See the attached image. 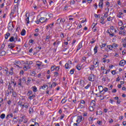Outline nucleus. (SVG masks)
Returning <instances> with one entry per match:
<instances>
[{"mask_svg":"<svg viewBox=\"0 0 126 126\" xmlns=\"http://www.w3.org/2000/svg\"><path fill=\"white\" fill-rule=\"evenodd\" d=\"M106 5L107 7H109V6H110V2H109V1H106Z\"/></svg>","mask_w":126,"mask_h":126,"instance_id":"nucleus-50","label":"nucleus"},{"mask_svg":"<svg viewBox=\"0 0 126 126\" xmlns=\"http://www.w3.org/2000/svg\"><path fill=\"white\" fill-rule=\"evenodd\" d=\"M119 26H122L123 25V21L120 20V22L118 23Z\"/></svg>","mask_w":126,"mask_h":126,"instance_id":"nucleus-41","label":"nucleus"},{"mask_svg":"<svg viewBox=\"0 0 126 126\" xmlns=\"http://www.w3.org/2000/svg\"><path fill=\"white\" fill-rule=\"evenodd\" d=\"M0 119H2V120H3L4 118H5V114H2L0 116Z\"/></svg>","mask_w":126,"mask_h":126,"instance_id":"nucleus-27","label":"nucleus"},{"mask_svg":"<svg viewBox=\"0 0 126 126\" xmlns=\"http://www.w3.org/2000/svg\"><path fill=\"white\" fill-rule=\"evenodd\" d=\"M81 34V30H79L77 32V35H80Z\"/></svg>","mask_w":126,"mask_h":126,"instance_id":"nucleus-62","label":"nucleus"},{"mask_svg":"<svg viewBox=\"0 0 126 126\" xmlns=\"http://www.w3.org/2000/svg\"><path fill=\"white\" fill-rule=\"evenodd\" d=\"M26 21L27 24H29V23H30V21H29V17H27V18H26Z\"/></svg>","mask_w":126,"mask_h":126,"instance_id":"nucleus-33","label":"nucleus"},{"mask_svg":"<svg viewBox=\"0 0 126 126\" xmlns=\"http://www.w3.org/2000/svg\"><path fill=\"white\" fill-rule=\"evenodd\" d=\"M120 35H124V36L126 35V32L125 31H120L119 32Z\"/></svg>","mask_w":126,"mask_h":126,"instance_id":"nucleus-23","label":"nucleus"},{"mask_svg":"<svg viewBox=\"0 0 126 126\" xmlns=\"http://www.w3.org/2000/svg\"><path fill=\"white\" fill-rule=\"evenodd\" d=\"M35 74L36 72H35V71H32V72H31V75H32V76H35Z\"/></svg>","mask_w":126,"mask_h":126,"instance_id":"nucleus-24","label":"nucleus"},{"mask_svg":"<svg viewBox=\"0 0 126 126\" xmlns=\"http://www.w3.org/2000/svg\"><path fill=\"white\" fill-rule=\"evenodd\" d=\"M81 121H82V116H78L77 118V120H76V122L78 123V124H79L81 123Z\"/></svg>","mask_w":126,"mask_h":126,"instance_id":"nucleus-10","label":"nucleus"},{"mask_svg":"<svg viewBox=\"0 0 126 126\" xmlns=\"http://www.w3.org/2000/svg\"><path fill=\"white\" fill-rule=\"evenodd\" d=\"M21 64V63H20V62L15 61V63L13 64V66H14V67H16V66H17V67H19V65H20Z\"/></svg>","mask_w":126,"mask_h":126,"instance_id":"nucleus-5","label":"nucleus"},{"mask_svg":"<svg viewBox=\"0 0 126 126\" xmlns=\"http://www.w3.org/2000/svg\"><path fill=\"white\" fill-rule=\"evenodd\" d=\"M50 39H51V36L47 35L45 38L46 42H50Z\"/></svg>","mask_w":126,"mask_h":126,"instance_id":"nucleus-16","label":"nucleus"},{"mask_svg":"<svg viewBox=\"0 0 126 126\" xmlns=\"http://www.w3.org/2000/svg\"><path fill=\"white\" fill-rule=\"evenodd\" d=\"M52 86H54V87H56V86H57V84L56 82H53Z\"/></svg>","mask_w":126,"mask_h":126,"instance_id":"nucleus-55","label":"nucleus"},{"mask_svg":"<svg viewBox=\"0 0 126 126\" xmlns=\"http://www.w3.org/2000/svg\"><path fill=\"white\" fill-rule=\"evenodd\" d=\"M93 63L95 65V67H97L99 65V62L94 61Z\"/></svg>","mask_w":126,"mask_h":126,"instance_id":"nucleus-20","label":"nucleus"},{"mask_svg":"<svg viewBox=\"0 0 126 126\" xmlns=\"http://www.w3.org/2000/svg\"><path fill=\"white\" fill-rule=\"evenodd\" d=\"M98 89L100 93H102L103 91H104V89L102 86H98Z\"/></svg>","mask_w":126,"mask_h":126,"instance_id":"nucleus-11","label":"nucleus"},{"mask_svg":"<svg viewBox=\"0 0 126 126\" xmlns=\"http://www.w3.org/2000/svg\"><path fill=\"white\" fill-rule=\"evenodd\" d=\"M96 102H95V100H92L91 102V106L93 107H95L96 106Z\"/></svg>","mask_w":126,"mask_h":126,"instance_id":"nucleus-13","label":"nucleus"},{"mask_svg":"<svg viewBox=\"0 0 126 126\" xmlns=\"http://www.w3.org/2000/svg\"><path fill=\"white\" fill-rule=\"evenodd\" d=\"M18 106H21V108L22 109H24V107L25 106V103H24V104H21V100H20L18 102Z\"/></svg>","mask_w":126,"mask_h":126,"instance_id":"nucleus-9","label":"nucleus"},{"mask_svg":"<svg viewBox=\"0 0 126 126\" xmlns=\"http://www.w3.org/2000/svg\"><path fill=\"white\" fill-rule=\"evenodd\" d=\"M8 47L9 49H11V50H12V49H13V48H14L15 46L12 43H10L8 45Z\"/></svg>","mask_w":126,"mask_h":126,"instance_id":"nucleus-12","label":"nucleus"},{"mask_svg":"<svg viewBox=\"0 0 126 126\" xmlns=\"http://www.w3.org/2000/svg\"><path fill=\"white\" fill-rule=\"evenodd\" d=\"M75 3V1L74 0H71L70 2V4H74Z\"/></svg>","mask_w":126,"mask_h":126,"instance_id":"nucleus-46","label":"nucleus"},{"mask_svg":"<svg viewBox=\"0 0 126 126\" xmlns=\"http://www.w3.org/2000/svg\"><path fill=\"white\" fill-rule=\"evenodd\" d=\"M10 83H9V85L8 86V90H11L12 89V87L10 85Z\"/></svg>","mask_w":126,"mask_h":126,"instance_id":"nucleus-32","label":"nucleus"},{"mask_svg":"<svg viewBox=\"0 0 126 126\" xmlns=\"http://www.w3.org/2000/svg\"><path fill=\"white\" fill-rule=\"evenodd\" d=\"M4 47H5V45H4V43H3L1 46L0 50L1 51L3 49H4Z\"/></svg>","mask_w":126,"mask_h":126,"instance_id":"nucleus-44","label":"nucleus"},{"mask_svg":"<svg viewBox=\"0 0 126 126\" xmlns=\"http://www.w3.org/2000/svg\"><path fill=\"white\" fill-rule=\"evenodd\" d=\"M54 76H55V77H57V76H59V73L58 72H55Z\"/></svg>","mask_w":126,"mask_h":126,"instance_id":"nucleus-47","label":"nucleus"},{"mask_svg":"<svg viewBox=\"0 0 126 126\" xmlns=\"http://www.w3.org/2000/svg\"><path fill=\"white\" fill-rule=\"evenodd\" d=\"M76 67L78 70H80V69H81V66L80 64L77 65Z\"/></svg>","mask_w":126,"mask_h":126,"instance_id":"nucleus-26","label":"nucleus"},{"mask_svg":"<svg viewBox=\"0 0 126 126\" xmlns=\"http://www.w3.org/2000/svg\"><path fill=\"white\" fill-rule=\"evenodd\" d=\"M34 126H39V124L38 123L35 122L34 123V125H33Z\"/></svg>","mask_w":126,"mask_h":126,"instance_id":"nucleus-63","label":"nucleus"},{"mask_svg":"<svg viewBox=\"0 0 126 126\" xmlns=\"http://www.w3.org/2000/svg\"><path fill=\"white\" fill-rule=\"evenodd\" d=\"M104 92H107L108 90V88H105L104 89H103Z\"/></svg>","mask_w":126,"mask_h":126,"instance_id":"nucleus-59","label":"nucleus"},{"mask_svg":"<svg viewBox=\"0 0 126 126\" xmlns=\"http://www.w3.org/2000/svg\"><path fill=\"white\" fill-rule=\"evenodd\" d=\"M54 23H53L52 24L48 25L49 27H50V28H53V27L54 26Z\"/></svg>","mask_w":126,"mask_h":126,"instance_id":"nucleus-51","label":"nucleus"},{"mask_svg":"<svg viewBox=\"0 0 126 126\" xmlns=\"http://www.w3.org/2000/svg\"><path fill=\"white\" fill-rule=\"evenodd\" d=\"M70 74H73L74 73V69H72L70 71Z\"/></svg>","mask_w":126,"mask_h":126,"instance_id":"nucleus-42","label":"nucleus"},{"mask_svg":"<svg viewBox=\"0 0 126 126\" xmlns=\"http://www.w3.org/2000/svg\"><path fill=\"white\" fill-rule=\"evenodd\" d=\"M85 105H83V104H82V103H80L79 104V108H81V109H82V108H84V106H85Z\"/></svg>","mask_w":126,"mask_h":126,"instance_id":"nucleus-31","label":"nucleus"},{"mask_svg":"<svg viewBox=\"0 0 126 126\" xmlns=\"http://www.w3.org/2000/svg\"><path fill=\"white\" fill-rule=\"evenodd\" d=\"M110 37H114V33H111L110 32L109 33Z\"/></svg>","mask_w":126,"mask_h":126,"instance_id":"nucleus-57","label":"nucleus"},{"mask_svg":"<svg viewBox=\"0 0 126 126\" xmlns=\"http://www.w3.org/2000/svg\"><path fill=\"white\" fill-rule=\"evenodd\" d=\"M94 54H97L98 52V47L95 46L94 48Z\"/></svg>","mask_w":126,"mask_h":126,"instance_id":"nucleus-21","label":"nucleus"},{"mask_svg":"<svg viewBox=\"0 0 126 126\" xmlns=\"http://www.w3.org/2000/svg\"><path fill=\"white\" fill-rule=\"evenodd\" d=\"M120 80H121V78H120V77H118L116 79V81L119 82L120 81Z\"/></svg>","mask_w":126,"mask_h":126,"instance_id":"nucleus-58","label":"nucleus"},{"mask_svg":"<svg viewBox=\"0 0 126 126\" xmlns=\"http://www.w3.org/2000/svg\"><path fill=\"white\" fill-rule=\"evenodd\" d=\"M32 94V91H29L27 93L28 96H30V95H31Z\"/></svg>","mask_w":126,"mask_h":126,"instance_id":"nucleus-39","label":"nucleus"},{"mask_svg":"<svg viewBox=\"0 0 126 126\" xmlns=\"http://www.w3.org/2000/svg\"><path fill=\"white\" fill-rule=\"evenodd\" d=\"M112 93H116L117 92V90L116 89H113L112 91Z\"/></svg>","mask_w":126,"mask_h":126,"instance_id":"nucleus-61","label":"nucleus"},{"mask_svg":"<svg viewBox=\"0 0 126 126\" xmlns=\"http://www.w3.org/2000/svg\"><path fill=\"white\" fill-rule=\"evenodd\" d=\"M81 61L82 63H84V62L86 61V57H83L82 59H81Z\"/></svg>","mask_w":126,"mask_h":126,"instance_id":"nucleus-25","label":"nucleus"},{"mask_svg":"<svg viewBox=\"0 0 126 126\" xmlns=\"http://www.w3.org/2000/svg\"><path fill=\"white\" fill-rule=\"evenodd\" d=\"M61 38H64V34H63V33H61Z\"/></svg>","mask_w":126,"mask_h":126,"instance_id":"nucleus-56","label":"nucleus"},{"mask_svg":"<svg viewBox=\"0 0 126 126\" xmlns=\"http://www.w3.org/2000/svg\"><path fill=\"white\" fill-rule=\"evenodd\" d=\"M81 48H82V42H80L78 45V47H77L76 52H77L78 51H79V50H80Z\"/></svg>","mask_w":126,"mask_h":126,"instance_id":"nucleus-8","label":"nucleus"},{"mask_svg":"<svg viewBox=\"0 0 126 126\" xmlns=\"http://www.w3.org/2000/svg\"><path fill=\"white\" fill-rule=\"evenodd\" d=\"M91 86V84H89L85 87V89H88Z\"/></svg>","mask_w":126,"mask_h":126,"instance_id":"nucleus-40","label":"nucleus"},{"mask_svg":"<svg viewBox=\"0 0 126 126\" xmlns=\"http://www.w3.org/2000/svg\"><path fill=\"white\" fill-rule=\"evenodd\" d=\"M34 113V109H33V108L30 107L29 109V114L31 115V114H33Z\"/></svg>","mask_w":126,"mask_h":126,"instance_id":"nucleus-15","label":"nucleus"},{"mask_svg":"<svg viewBox=\"0 0 126 126\" xmlns=\"http://www.w3.org/2000/svg\"><path fill=\"white\" fill-rule=\"evenodd\" d=\"M39 20L41 23H44V22H46V21L48 20V19H45L44 17H41L39 19Z\"/></svg>","mask_w":126,"mask_h":126,"instance_id":"nucleus-7","label":"nucleus"},{"mask_svg":"<svg viewBox=\"0 0 126 126\" xmlns=\"http://www.w3.org/2000/svg\"><path fill=\"white\" fill-rule=\"evenodd\" d=\"M9 73L11 75H12L13 74V68H12V67L11 68V71L9 72Z\"/></svg>","mask_w":126,"mask_h":126,"instance_id":"nucleus-34","label":"nucleus"},{"mask_svg":"<svg viewBox=\"0 0 126 126\" xmlns=\"http://www.w3.org/2000/svg\"><path fill=\"white\" fill-rule=\"evenodd\" d=\"M17 40H18L17 34H14V36L11 37L9 39L10 42H17Z\"/></svg>","mask_w":126,"mask_h":126,"instance_id":"nucleus-1","label":"nucleus"},{"mask_svg":"<svg viewBox=\"0 0 126 126\" xmlns=\"http://www.w3.org/2000/svg\"><path fill=\"white\" fill-rule=\"evenodd\" d=\"M104 17H105V18H107V17H108V12H106L105 13V14H104Z\"/></svg>","mask_w":126,"mask_h":126,"instance_id":"nucleus-53","label":"nucleus"},{"mask_svg":"<svg viewBox=\"0 0 126 126\" xmlns=\"http://www.w3.org/2000/svg\"><path fill=\"white\" fill-rule=\"evenodd\" d=\"M65 67L66 69H68V68H69V64H68V63H66L65 64Z\"/></svg>","mask_w":126,"mask_h":126,"instance_id":"nucleus-29","label":"nucleus"},{"mask_svg":"<svg viewBox=\"0 0 126 126\" xmlns=\"http://www.w3.org/2000/svg\"><path fill=\"white\" fill-rule=\"evenodd\" d=\"M12 95L13 97H15L17 96V94L16 92H12Z\"/></svg>","mask_w":126,"mask_h":126,"instance_id":"nucleus-30","label":"nucleus"},{"mask_svg":"<svg viewBox=\"0 0 126 126\" xmlns=\"http://www.w3.org/2000/svg\"><path fill=\"white\" fill-rule=\"evenodd\" d=\"M80 103L85 106V101H84V100H81Z\"/></svg>","mask_w":126,"mask_h":126,"instance_id":"nucleus-43","label":"nucleus"},{"mask_svg":"<svg viewBox=\"0 0 126 126\" xmlns=\"http://www.w3.org/2000/svg\"><path fill=\"white\" fill-rule=\"evenodd\" d=\"M33 98H35V95H31L29 97L30 100H33Z\"/></svg>","mask_w":126,"mask_h":126,"instance_id":"nucleus-35","label":"nucleus"},{"mask_svg":"<svg viewBox=\"0 0 126 126\" xmlns=\"http://www.w3.org/2000/svg\"><path fill=\"white\" fill-rule=\"evenodd\" d=\"M14 28V25H13V24H10L9 23L8 25V30L9 31H12L13 30V29Z\"/></svg>","mask_w":126,"mask_h":126,"instance_id":"nucleus-4","label":"nucleus"},{"mask_svg":"<svg viewBox=\"0 0 126 126\" xmlns=\"http://www.w3.org/2000/svg\"><path fill=\"white\" fill-rule=\"evenodd\" d=\"M123 126H126V121H124L123 122Z\"/></svg>","mask_w":126,"mask_h":126,"instance_id":"nucleus-64","label":"nucleus"},{"mask_svg":"<svg viewBox=\"0 0 126 126\" xmlns=\"http://www.w3.org/2000/svg\"><path fill=\"white\" fill-rule=\"evenodd\" d=\"M95 78H96V76H95V75L93 74H91L89 76V81L93 82L95 80Z\"/></svg>","mask_w":126,"mask_h":126,"instance_id":"nucleus-2","label":"nucleus"},{"mask_svg":"<svg viewBox=\"0 0 126 126\" xmlns=\"http://www.w3.org/2000/svg\"><path fill=\"white\" fill-rule=\"evenodd\" d=\"M65 22V20L64 18L58 19L57 21L56 24L61 25L62 23H64Z\"/></svg>","mask_w":126,"mask_h":126,"instance_id":"nucleus-3","label":"nucleus"},{"mask_svg":"<svg viewBox=\"0 0 126 126\" xmlns=\"http://www.w3.org/2000/svg\"><path fill=\"white\" fill-rule=\"evenodd\" d=\"M125 64H126V60H121L119 63V65H121V66H124Z\"/></svg>","mask_w":126,"mask_h":126,"instance_id":"nucleus-6","label":"nucleus"},{"mask_svg":"<svg viewBox=\"0 0 126 126\" xmlns=\"http://www.w3.org/2000/svg\"><path fill=\"white\" fill-rule=\"evenodd\" d=\"M95 67V66L94 65H93L90 67V69L91 70H93L94 69V68Z\"/></svg>","mask_w":126,"mask_h":126,"instance_id":"nucleus-45","label":"nucleus"},{"mask_svg":"<svg viewBox=\"0 0 126 126\" xmlns=\"http://www.w3.org/2000/svg\"><path fill=\"white\" fill-rule=\"evenodd\" d=\"M35 23H36V24H39V23H40V19H37L35 20Z\"/></svg>","mask_w":126,"mask_h":126,"instance_id":"nucleus-52","label":"nucleus"},{"mask_svg":"<svg viewBox=\"0 0 126 126\" xmlns=\"http://www.w3.org/2000/svg\"><path fill=\"white\" fill-rule=\"evenodd\" d=\"M107 48H108V49H109V50L113 49V46H112V45H107Z\"/></svg>","mask_w":126,"mask_h":126,"instance_id":"nucleus-48","label":"nucleus"},{"mask_svg":"<svg viewBox=\"0 0 126 126\" xmlns=\"http://www.w3.org/2000/svg\"><path fill=\"white\" fill-rule=\"evenodd\" d=\"M66 102V99H65V98H63L61 101V103L62 104H64V103H65Z\"/></svg>","mask_w":126,"mask_h":126,"instance_id":"nucleus-38","label":"nucleus"},{"mask_svg":"<svg viewBox=\"0 0 126 126\" xmlns=\"http://www.w3.org/2000/svg\"><path fill=\"white\" fill-rule=\"evenodd\" d=\"M98 6L100 7V8L102 9L103 8V2L99 1L98 4Z\"/></svg>","mask_w":126,"mask_h":126,"instance_id":"nucleus-18","label":"nucleus"},{"mask_svg":"<svg viewBox=\"0 0 126 126\" xmlns=\"http://www.w3.org/2000/svg\"><path fill=\"white\" fill-rule=\"evenodd\" d=\"M29 43H30L31 44H33V43H34V40H33L32 39H31L29 40Z\"/></svg>","mask_w":126,"mask_h":126,"instance_id":"nucleus-54","label":"nucleus"},{"mask_svg":"<svg viewBox=\"0 0 126 126\" xmlns=\"http://www.w3.org/2000/svg\"><path fill=\"white\" fill-rule=\"evenodd\" d=\"M111 46H112V48H118V45L116 43H113Z\"/></svg>","mask_w":126,"mask_h":126,"instance_id":"nucleus-37","label":"nucleus"},{"mask_svg":"<svg viewBox=\"0 0 126 126\" xmlns=\"http://www.w3.org/2000/svg\"><path fill=\"white\" fill-rule=\"evenodd\" d=\"M90 112H93L94 111V106H90L89 107Z\"/></svg>","mask_w":126,"mask_h":126,"instance_id":"nucleus-22","label":"nucleus"},{"mask_svg":"<svg viewBox=\"0 0 126 126\" xmlns=\"http://www.w3.org/2000/svg\"><path fill=\"white\" fill-rule=\"evenodd\" d=\"M101 21L100 22V23H101V24H105V22H104V20H105V19H104V17H101Z\"/></svg>","mask_w":126,"mask_h":126,"instance_id":"nucleus-28","label":"nucleus"},{"mask_svg":"<svg viewBox=\"0 0 126 126\" xmlns=\"http://www.w3.org/2000/svg\"><path fill=\"white\" fill-rule=\"evenodd\" d=\"M25 34H26V31H25V29H23L21 32V35H22V36H25Z\"/></svg>","mask_w":126,"mask_h":126,"instance_id":"nucleus-14","label":"nucleus"},{"mask_svg":"<svg viewBox=\"0 0 126 126\" xmlns=\"http://www.w3.org/2000/svg\"><path fill=\"white\" fill-rule=\"evenodd\" d=\"M94 17H96V18H100V14H94Z\"/></svg>","mask_w":126,"mask_h":126,"instance_id":"nucleus-49","label":"nucleus"},{"mask_svg":"<svg viewBox=\"0 0 126 126\" xmlns=\"http://www.w3.org/2000/svg\"><path fill=\"white\" fill-rule=\"evenodd\" d=\"M68 7V6L67 5H65L64 7V10H67V8Z\"/></svg>","mask_w":126,"mask_h":126,"instance_id":"nucleus-60","label":"nucleus"},{"mask_svg":"<svg viewBox=\"0 0 126 126\" xmlns=\"http://www.w3.org/2000/svg\"><path fill=\"white\" fill-rule=\"evenodd\" d=\"M33 92H37V87L36 86L32 87Z\"/></svg>","mask_w":126,"mask_h":126,"instance_id":"nucleus-36","label":"nucleus"},{"mask_svg":"<svg viewBox=\"0 0 126 126\" xmlns=\"http://www.w3.org/2000/svg\"><path fill=\"white\" fill-rule=\"evenodd\" d=\"M9 36H10V33L9 32H7L5 34V39H8V37H9Z\"/></svg>","mask_w":126,"mask_h":126,"instance_id":"nucleus-19","label":"nucleus"},{"mask_svg":"<svg viewBox=\"0 0 126 126\" xmlns=\"http://www.w3.org/2000/svg\"><path fill=\"white\" fill-rule=\"evenodd\" d=\"M0 54L1 57H2L3 56H5V54H6V52H5V51H0Z\"/></svg>","mask_w":126,"mask_h":126,"instance_id":"nucleus-17","label":"nucleus"}]
</instances>
